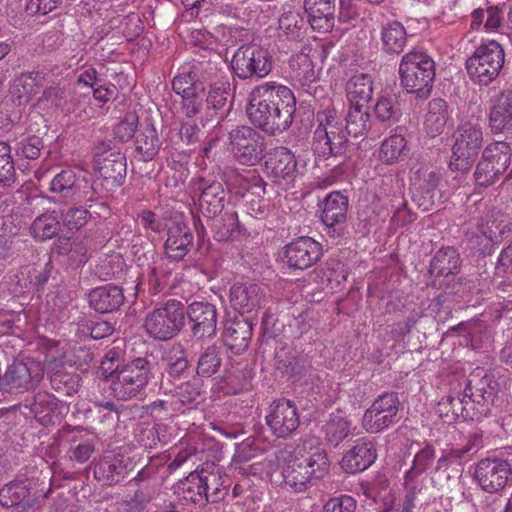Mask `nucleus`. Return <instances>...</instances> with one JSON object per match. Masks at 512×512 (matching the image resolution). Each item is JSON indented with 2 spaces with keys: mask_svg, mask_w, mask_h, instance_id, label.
<instances>
[{
  "mask_svg": "<svg viewBox=\"0 0 512 512\" xmlns=\"http://www.w3.org/2000/svg\"><path fill=\"white\" fill-rule=\"evenodd\" d=\"M16 180L15 163L11 156V147L0 141V186L9 187Z\"/></svg>",
  "mask_w": 512,
  "mask_h": 512,
  "instance_id": "052dcab7",
  "label": "nucleus"
},
{
  "mask_svg": "<svg viewBox=\"0 0 512 512\" xmlns=\"http://www.w3.org/2000/svg\"><path fill=\"white\" fill-rule=\"evenodd\" d=\"M184 321L188 319L191 336L197 340H212L217 335L218 309L205 300L183 304Z\"/></svg>",
  "mask_w": 512,
  "mask_h": 512,
  "instance_id": "4468645a",
  "label": "nucleus"
},
{
  "mask_svg": "<svg viewBox=\"0 0 512 512\" xmlns=\"http://www.w3.org/2000/svg\"><path fill=\"white\" fill-rule=\"evenodd\" d=\"M324 275L326 277L327 287L331 290H335L347 280L348 271L342 262L336 259H330L326 262Z\"/></svg>",
  "mask_w": 512,
  "mask_h": 512,
  "instance_id": "e2e57ef3",
  "label": "nucleus"
},
{
  "mask_svg": "<svg viewBox=\"0 0 512 512\" xmlns=\"http://www.w3.org/2000/svg\"><path fill=\"white\" fill-rule=\"evenodd\" d=\"M77 181L73 170H62L50 182V191L59 194L64 199L74 198L80 190Z\"/></svg>",
  "mask_w": 512,
  "mask_h": 512,
  "instance_id": "4d7b16f0",
  "label": "nucleus"
},
{
  "mask_svg": "<svg viewBox=\"0 0 512 512\" xmlns=\"http://www.w3.org/2000/svg\"><path fill=\"white\" fill-rule=\"evenodd\" d=\"M323 430L326 440L336 447L352 434V422L341 412L331 413Z\"/></svg>",
  "mask_w": 512,
  "mask_h": 512,
  "instance_id": "8fccbe9b",
  "label": "nucleus"
},
{
  "mask_svg": "<svg viewBox=\"0 0 512 512\" xmlns=\"http://www.w3.org/2000/svg\"><path fill=\"white\" fill-rule=\"evenodd\" d=\"M165 363L163 376L172 380L187 378L189 375L190 362L186 350L181 346H173L163 357Z\"/></svg>",
  "mask_w": 512,
  "mask_h": 512,
  "instance_id": "49530a36",
  "label": "nucleus"
},
{
  "mask_svg": "<svg viewBox=\"0 0 512 512\" xmlns=\"http://www.w3.org/2000/svg\"><path fill=\"white\" fill-rule=\"evenodd\" d=\"M273 60L267 49L256 44H244L231 60L233 73L242 80L266 77L272 70Z\"/></svg>",
  "mask_w": 512,
  "mask_h": 512,
  "instance_id": "9d476101",
  "label": "nucleus"
},
{
  "mask_svg": "<svg viewBox=\"0 0 512 512\" xmlns=\"http://www.w3.org/2000/svg\"><path fill=\"white\" fill-rule=\"evenodd\" d=\"M246 112L254 127L275 136L291 127L296 98L287 86L266 82L252 90Z\"/></svg>",
  "mask_w": 512,
  "mask_h": 512,
  "instance_id": "f257e3e1",
  "label": "nucleus"
},
{
  "mask_svg": "<svg viewBox=\"0 0 512 512\" xmlns=\"http://www.w3.org/2000/svg\"><path fill=\"white\" fill-rule=\"evenodd\" d=\"M172 88L175 93L182 97V109L186 117H195L202 111L205 93L203 87L193 86L191 83L174 78Z\"/></svg>",
  "mask_w": 512,
  "mask_h": 512,
  "instance_id": "79ce46f5",
  "label": "nucleus"
},
{
  "mask_svg": "<svg viewBox=\"0 0 512 512\" xmlns=\"http://www.w3.org/2000/svg\"><path fill=\"white\" fill-rule=\"evenodd\" d=\"M303 8L313 30L327 33L334 28L336 0H304Z\"/></svg>",
  "mask_w": 512,
  "mask_h": 512,
  "instance_id": "bb28decb",
  "label": "nucleus"
},
{
  "mask_svg": "<svg viewBox=\"0 0 512 512\" xmlns=\"http://www.w3.org/2000/svg\"><path fill=\"white\" fill-rule=\"evenodd\" d=\"M461 266L460 255L453 247H442L433 256L430 266L429 274L431 276H450L457 273Z\"/></svg>",
  "mask_w": 512,
  "mask_h": 512,
  "instance_id": "a18cd8bd",
  "label": "nucleus"
},
{
  "mask_svg": "<svg viewBox=\"0 0 512 512\" xmlns=\"http://www.w3.org/2000/svg\"><path fill=\"white\" fill-rule=\"evenodd\" d=\"M252 334V320L245 317H235L225 324L222 338L227 349L234 354H241L248 349Z\"/></svg>",
  "mask_w": 512,
  "mask_h": 512,
  "instance_id": "c85d7f7f",
  "label": "nucleus"
},
{
  "mask_svg": "<svg viewBox=\"0 0 512 512\" xmlns=\"http://www.w3.org/2000/svg\"><path fill=\"white\" fill-rule=\"evenodd\" d=\"M228 147L237 163L252 167L264 158L266 141L256 127L237 125L228 131Z\"/></svg>",
  "mask_w": 512,
  "mask_h": 512,
  "instance_id": "0eeeda50",
  "label": "nucleus"
},
{
  "mask_svg": "<svg viewBox=\"0 0 512 512\" xmlns=\"http://www.w3.org/2000/svg\"><path fill=\"white\" fill-rule=\"evenodd\" d=\"M212 230L214 239L219 242L234 240L243 232L236 212H226L214 222Z\"/></svg>",
  "mask_w": 512,
  "mask_h": 512,
  "instance_id": "5fc2aeb1",
  "label": "nucleus"
},
{
  "mask_svg": "<svg viewBox=\"0 0 512 512\" xmlns=\"http://www.w3.org/2000/svg\"><path fill=\"white\" fill-rule=\"evenodd\" d=\"M194 246L192 229L181 218H175L167 231L165 253L174 261L183 260Z\"/></svg>",
  "mask_w": 512,
  "mask_h": 512,
  "instance_id": "4be33fe9",
  "label": "nucleus"
},
{
  "mask_svg": "<svg viewBox=\"0 0 512 512\" xmlns=\"http://www.w3.org/2000/svg\"><path fill=\"white\" fill-rule=\"evenodd\" d=\"M400 407L398 394L385 392L379 395L365 411L362 418L363 429L371 434L379 433L396 421Z\"/></svg>",
  "mask_w": 512,
  "mask_h": 512,
  "instance_id": "f3484780",
  "label": "nucleus"
},
{
  "mask_svg": "<svg viewBox=\"0 0 512 512\" xmlns=\"http://www.w3.org/2000/svg\"><path fill=\"white\" fill-rule=\"evenodd\" d=\"M202 484L206 503H218L222 501L228 494V487L224 485L221 474L217 471H208L201 469Z\"/></svg>",
  "mask_w": 512,
  "mask_h": 512,
  "instance_id": "864d4df0",
  "label": "nucleus"
},
{
  "mask_svg": "<svg viewBox=\"0 0 512 512\" xmlns=\"http://www.w3.org/2000/svg\"><path fill=\"white\" fill-rule=\"evenodd\" d=\"M178 494L186 501H190L200 506H205L206 500L203 490L201 470L191 472L184 480L178 484Z\"/></svg>",
  "mask_w": 512,
  "mask_h": 512,
  "instance_id": "603ef678",
  "label": "nucleus"
},
{
  "mask_svg": "<svg viewBox=\"0 0 512 512\" xmlns=\"http://www.w3.org/2000/svg\"><path fill=\"white\" fill-rule=\"evenodd\" d=\"M143 327L148 336L156 341H169L184 328L183 302L168 299L158 303L144 319Z\"/></svg>",
  "mask_w": 512,
  "mask_h": 512,
  "instance_id": "20e7f679",
  "label": "nucleus"
},
{
  "mask_svg": "<svg viewBox=\"0 0 512 512\" xmlns=\"http://www.w3.org/2000/svg\"><path fill=\"white\" fill-rule=\"evenodd\" d=\"M134 145L135 158L144 162L155 159L162 146V141L153 124L147 122L141 125L135 136Z\"/></svg>",
  "mask_w": 512,
  "mask_h": 512,
  "instance_id": "58836bf2",
  "label": "nucleus"
},
{
  "mask_svg": "<svg viewBox=\"0 0 512 512\" xmlns=\"http://www.w3.org/2000/svg\"><path fill=\"white\" fill-rule=\"evenodd\" d=\"M465 406L462 405L461 397L459 395H447L443 397L437 404V413L440 418L446 423H453L459 418H462Z\"/></svg>",
  "mask_w": 512,
  "mask_h": 512,
  "instance_id": "bf43d9fd",
  "label": "nucleus"
},
{
  "mask_svg": "<svg viewBox=\"0 0 512 512\" xmlns=\"http://www.w3.org/2000/svg\"><path fill=\"white\" fill-rule=\"evenodd\" d=\"M195 61L188 72L182 73L175 78L183 82L191 83L193 86L203 87L206 90L208 86L217 83L225 78L221 69V62L217 57Z\"/></svg>",
  "mask_w": 512,
  "mask_h": 512,
  "instance_id": "b1692460",
  "label": "nucleus"
},
{
  "mask_svg": "<svg viewBox=\"0 0 512 512\" xmlns=\"http://www.w3.org/2000/svg\"><path fill=\"white\" fill-rule=\"evenodd\" d=\"M87 296L90 307L103 314L118 311L125 300L123 289L114 284L96 287Z\"/></svg>",
  "mask_w": 512,
  "mask_h": 512,
  "instance_id": "f704fd0d",
  "label": "nucleus"
},
{
  "mask_svg": "<svg viewBox=\"0 0 512 512\" xmlns=\"http://www.w3.org/2000/svg\"><path fill=\"white\" fill-rule=\"evenodd\" d=\"M346 134L354 138H369L376 140L382 135V129L378 123H374L367 110L361 105H351L345 117Z\"/></svg>",
  "mask_w": 512,
  "mask_h": 512,
  "instance_id": "cd10ccee",
  "label": "nucleus"
},
{
  "mask_svg": "<svg viewBox=\"0 0 512 512\" xmlns=\"http://www.w3.org/2000/svg\"><path fill=\"white\" fill-rule=\"evenodd\" d=\"M264 295V290L256 283H235L230 288V305L242 315L250 313L261 306Z\"/></svg>",
  "mask_w": 512,
  "mask_h": 512,
  "instance_id": "c756f323",
  "label": "nucleus"
},
{
  "mask_svg": "<svg viewBox=\"0 0 512 512\" xmlns=\"http://www.w3.org/2000/svg\"><path fill=\"white\" fill-rule=\"evenodd\" d=\"M436 458L435 447L426 443L414 456L411 467L404 474V485H409L413 490H422V475L429 470Z\"/></svg>",
  "mask_w": 512,
  "mask_h": 512,
  "instance_id": "c9c22d12",
  "label": "nucleus"
},
{
  "mask_svg": "<svg viewBox=\"0 0 512 512\" xmlns=\"http://www.w3.org/2000/svg\"><path fill=\"white\" fill-rule=\"evenodd\" d=\"M401 86L419 98H427L436 75L435 62L422 50L413 49L402 56L399 64Z\"/></svg>",
  "mask_w": 512,
  "mask_h": 512,
  "instance_id": "7ed1b4c3",
  "label": "nucleus"
},
{
  "mask_svg": "<svg viewBox=\"0 0 512 512\" xmlns=\"http://www.w3.org/2000/svg\"><path fill=\"white\" fill-rule=\"evenodd\" d=\"M199 389L195 384L189 381L182 383L174 395L173 401L170 403L173 410H180L184 405L193 404L199 397Z\"/></svg>",
  "mask_w": 512,
  "mask_h": 512,
  "instance_id": "69168bd1",
  "label": "nucleus"
},
{
  "mask_svg": "<svg viewBox=\"0 0 512 512\" xmlns=\"http://www.w3.org/2000/svg\"><path fill=\"white\" fill-rule=\"evenodd\" d=\"M62 223L67 230L75 232L84 227L88 221V213L84 207H69L61 214Z\"/></svg>",
  "mask_w": 512,
  "mask_h": 512,
  "instance_id": "0e129e2a",
  "label": "nucleus"
},
{
  "mask_svg": "<svg viewBox=\"0 0 512 512\" xmlns=\"http://www.w3.org/2000/svg\"><path fill=\"white\" fill-rule=\"evenodd\" d=\"M512 161L511 142L493 141L486 145L474 171V181L478 186L489 187L497 183L508 170Z\"/></svg>",
  "mask_w": 512,
  "mask_h": 512,
  "instance_id": "423d86ee",
  "label": "nucleus"
},
{
  "mask_svg": "<svg viewBox=\"0 0 512 512\" xmlns=\"http://www.w3.org/2000/svg\"><path fill=\"white\" fill-rule=\"evenodd\" d=\"M403 127H396L393 133L385 138L379 148V160L385 165H393L404 160L409 153L408 141Z\"/></svg>",
  "mask_w": 512,
  "mask_h": 512,
  "instance_id": "4c0bfd02",
  "label": "nucleus"
},
{
  "mask_svg": "<svg viewBox=\"0 0 512 512\" xmlns=\"http://www.w3.org/2000/svg\"><path fill=\"white\" fill-rule=\"evenodd\" d=\"M512 231V222L508 215L500 210L492 209L483 218L480 232L494 240L502 242L504 236Z\"/></svg>",
  "mask_w": 512,
  "mask_h": 512,
  "instance_id": "de8ad7c7",
  "label": "nucleus"
},
{
  "mask_svg": "<svg viewBox=\"0 0 512 512\" xmlns=\"http://www.w3.org/2000/svg\"><path fill=\"white\" fill-rule=\"evenodd\" d=\"M274 367L286 376H294L300 373L302 368L300 360L296 356V351L285 346L276 348Z\"/></svg>",
  "mask_w": 512,
  "mask_h": 512,
  "instance_id": "13d9d810",
  "label": "nucleus"
},
{
  "mask_svg": "<svg viewBox=\"0 0 512 512\" xmlns=\"http://www.w3.org/2000/svg\"><path fill=\"white\" fill-rule=\"evenodd\" d=\"M322 256V245L308 236L298 237L284 248L289 267L305 270L312 267Z\"/></svg>",
  "mask_w": 512,
  "mask_h": 512,
  "instance_id": "aec40b11",
  "label": "nucleus"
},
{
  "mask_svg": "<svg viewBox=\"0 0 512 512\" xmlns=\"http://www.w3.org/2000/svg\"><path fill=\"white\" fill-rule=\"evenodd\" d=\"M474 479L486 493H498L512 480V466L504 458H483L476 464Z\"/></svg>",
  "mask_w": 512,
  "mask_h": 512,
  "instance_id": "dca6fc26",
  "label": "nucleus"
},
{
  "mask_svg": "<svg viewBox=\"0 0 512 512\" xmlns=\"http://www.w3.org/2000/svg\"><path fill=\"white\" fill-rule=\"evenodd\" d=\"M381 50L389 55H399L407 44V31L397 20L383 24L380 32Z\"/></svg>",
  "mask_w": 512,
  "mask_h": 512,
  "instance_id": "37998d69",
  "label": "nucleus"
},
{
  "mask_svg": "<svg viewBox=\"0 0 512 512\" xmlns=\"http://www.w3.org/2000/svg\"><path fill=\"white\" fill-rule=\"evenodd\" d=\"M43 147L44 145L42 139L33 135L26 137L18 142L15 150L18 156L29 160H35L40 156Z\"/></svg>",
  "mask_w": 512,
  "mask_h": 512,
  "instance_id": "338daca9",
  "label": "nucleus"
},
{
  "mask_svg": "<svg viewBox=\"0 0 512 512\" xmlns=\"http://www.w3.org/2000/svg\"><path fill=\"white\" fill-rule=\"evenodd\" d=\"M504 61L503 47L492 40L475 49L466 61V69L474 82L486 86L499 76Z\"/></svg>",
  "mask_w": 512,
  "mask_h": 512,
  "instance_id": "6e6552de",
  "label": "nucleus"
},
{
  "mask_svg": "<svg viewBox=\"0 0 512 512\" xmlns=\"http://www.w3.org/2000/svg\"><path fill=\"white\" fill-rule=\"evenodd\" d=\"M348 198L339 191L329 193L323 201L321 219L330 229L332 237L343 234L342 224L346 222Z\"/></svg>",
  "mask_w": 512,
  "mask_h": 512,
  "instance_id": "a878e982",
  "label": "nucleus"
},
{
  "mask_svg": "<svg viewBox=\"0 0 512 512\" xmlns=\"http://www.w3.org/2000/svg\"><path fill=\"white\" fill-rule=\"evenodd\" d=\"M152 376L151 363L143 357L135 358L122 365L116 379L112 380L113 395L120 400H129L138 395L149 383Z\"/></svg>",
  "mask_w": 512,
  "mask_h": 512,
  "instance_id": "1a4fd4ad",
  "label": "nucleus"
},
{
  "mask_svg": "<svg viewBox=\"0 0 512 512\" xmlns=\"http://www.w3.org/2000/svg\"><path fill=\"white\" fill-rule=\"evenodd\" d=\"M374 115L379 127L383 130L398 123L403 115L400 101L396 95L386 94L377 98L374 105Z\"/></svg>",
  "mask_w": 512,
  "mask_h": 512,
  "instance_id": "c03bdc74",
  "label": "nucleus"
},
{
  "mask_svg": "<svg viewBox=\"0 0 512 512\" xmlns=\"http://www.w3.org/2000/svg\"><path fill=\"white\" fill-rule=\"evenodd\" d=\"M45 374L41 362L34 358L15 360L1 374L0 389L7 393L35 389Z\"/></svg>",
  "mask_w": 512,
  "mask_h": 512,
  "instance_id": "9b49d317",
  "label": "nucleus"
},
{
  "mask_svg": "<svg viewBox=\"0 0 512 512\" xmlns=\"http://www.w3.org/2000/svg\"><path fill=\"white\" fill-rule=\"evenodd\" d=\"M453 124L451 110L448 103L441 98L429 101L425 115L424 127L431 137L441 135L448 125Z\"/></svg>",
  "mask_w": 512,
  "mask_h": 512,
  "instance_id": "e433bc0d",
  "label": "nucleus"
},
{
  "mask_svg": "<svg viewBox=\"0 0 512 512\" xmlns=\"http://www.w3.org/2000/svg\"><path fill=\"white\" fill-rule=\"evenodd\" d=\"M265 422L276 438H291L300 426V414L296 403L286 398L272 401Z\"/></svg>",
  "mask_w": 512,
  "mask_h": 512,
  "instance_id": "2eb2a0df",
  "label": "nucleus"
},
{
  "mask_svg": "<svg viewBox=\"0 0 512 512\" xmlns=\"http://www.w3.org/2000/svg\"><path fill=\"white\" fill-rule=\"evenodd\" d=\"M347 94L351 105L368 103L372 99L373 80L368 74L354 75L347 83Z\"/></svg>",
  "mask_w": 512,
  "mask_h": 512,
  "instance_id": "3c124183",
  "label": "nucleus"
},
{
  "mask_svg": "<svg viewBox=\"0 0 512 512\" xmlns=\"http://www.w3.org/2000/svg\"><path fill=\"white\" fill-rule=\"evenodd\" d=\"M265 169L278 183L285 184L292 183L298 173L295 155L285 147H276L268 154Z\"/></svg>",
  "mask_w": 512,
  "mask_h": 512,
  "instance_id": "393cba45",
  "label": "nucleus"
},
{
  "mask_svg": "<svg viewBox=\"0 0 512 512\" xmlns=\"http://www.w3.org/2000/svg\"><path fill=\"white\" fill-rule=\"evenodd\" d=\"M52 251L57 255L71 254V258L74 260L76 266L82 265L88 260L84 247L80 245L74 247L69 237H58L53 245Z\"/></svg>",
  "mask_w": 512,
  "mask_h": 512,
  "instance_id": "680f3d73",
  "label": "nucleus"
},
{
  "mask_svg": "<svg viewBox=\"0 0 512 512\" xmlns=\"http://www.w3.org/2000/svg\"><path fill=\"white\" fill-rule=\"evenodd\" d=\"M95 168L111 189L121 186L126 177V156L111 141H103L95 148Z\"/></svg>",
  "mask_w": 512,
  "mask_h": 512,
  "instance_id": "ddd939ff",
  "label": "nucleus"
},
{
  "mask_svg": "<svg viewBox=\"0 0 512 512\" xmlns=\"http://www.w3.org/2000/svg\"><path fill=\"white\" fill-rule=\"evenodd\" d=\"M221 348L215 344L207 346L200 354L196 373L200 377H210L216 374L222 363Z\"/></svg>",
  "mask_w": 512,
  "mask_h": 512,
  "instance_id": "6e6d98bb",
  "label": "nucleus"
},
{
  "mask_svg": "<svg viewBox=\"0 0 512 512\" xmlns=\"http://www.w3.org/2000/svg\"><path fill=\"white\" fill-rule=\"evenodd\" d=\"M61 229V222L56 211L47 210L37 216L31 226L32 236L40 241L50 240L57 236Z\"/></svg>",
  "mask_w": 512,
  "mask_h": 512,
  "instance_id": "09e8293b",
  "label": "nucleus"
},
{
  "mask_svg": "<svg viewBox=\"0 0 512 512\" xmlns=\"http://www.w3.org/2000/svg\"><path fill=\"white\" fill-rule=\"evenodd\" d=\"M244 188L251 195H255L257 199H250L247 202V212L253 216L254 218L263 217L269 205L267 201L264 199V195L266 194V182L260 177V175L255 170H250L247 173V176L243 178Z\"/></svg>",
  "mask_w": 512,
  "mask_h": 512,
  "instance_id": "ea45409f",
  "label": "nucleus"
},
{
  "mask_svg": "<svg viewBox=\"0 0 512 512\" xmlns=\"http://www.w3.org/2000/svg\"><path fill=\"white\" fill-rule=\"evenodd\" d=\"M132 470L130 457L111 454L99 459L93 466L95 480L106 486H115L124 481Z\"/></svg>",
  "mask_w": 512,
  "mask_h": 512,
  "instance_id": "412c9836",
  "label": "nucleus"
},
{
  "mask_svg": "<svg viewBox=\"0 0 512 512\" xmlns=\"http://www.w3.org/2000/svg\"><path fill=\"white\" fill-rule=\"evenodd\" d=\"M455 143L449 168L454 172L468 173L481 149L484 141L482 126L478 121L462 122L454 134Z\"/></svg>",
  "mask_w": 512,
  "mask_h": 512,
  "instance_id": "39448f33",
  "label": "nucleus"
},
{
  "mask_svg": "<svg viewBox=\"0 0 512 512\" xmlns=\"http://www.w3.org/2000/svg\"><path fill=\"white\" fill-rule=\"evenodd\" d=\"M64 409L62 402L47 391H39L30 406L36 420L43 426L60 423Z\"/></svg>",
  "mask_w": 512,
  "mask_h": 512,
  "instance_id": "2f4dec72",
  "label": "nucleus"
},
{
  "mask_svg": "<svg viewBox=\"0 0 512 512\" xmlns=\"http://www.w3.org/2000/svg\"><path fill=\"white\" fill-rule=\"evenodd\" d=\"M466 396L473 397L476 402V412L472 417H488L491 415L499 392V383L492 373L484 368L474 369L468 376L465 386Z\"/></svg>",
  "mask_w": 512,
  "mask_h": 512,
  "instance_id": "f8f14e48",
  "label": "nucleus"
},
{
  "mask_svg": "<svg viewBox=\"0 0 512 512\" xmlns=\"http://www.w3.org/2000/svg\"><path fill=\"white\" fill-rule=\"evenodd\" d=\"M377 444L368 439H358L343 455L341 467L346 473L356 474L368 469L377 459Z\"/></svg>",
  "mask_w": 512,
  "mask_h": 512,
  "instance_id": "5701e85b",
  "label": "nucleus"
},
{
  "mask_svg": "<svg viewBox=\"0 0 512 512\" xmlns=\"http://www.w3.org/2000/svg\"><path fill=\"white\" fill-rule=\"evenodd\" d=\"M198 211L208 219H214L224 209L228 192L222 180L212 176L202 177L196 183Z\"/></svg>",
  "mask_w": 512,
  "mask_h": 512,
  "instance_id": "a211bd4d",
  "label": "nucleus"
},
{
  "mask_svg": "<svg viewBox=\"0 0 512 512\" xmlns=\"http://www.w3.org/2000/svg\"><path fill=\"white\" fill-rule=\"evenodd\" d=\"M357 508L356 500L347 494L333 496L323 505L321 512H355Z\"/></svg>",
  "mask_w": 512,
  "mask_h": 512,
  "instance_id": "774afa93",
  "label": "nucleus"
},
{
  "mask_svg": "<svg viewBox=\"0 0 512 512\" xmlns=\"http://www.w3.org/2000/svg\"><path fill=\"white\" fill-rule=\"evenodd\" d=\"M35 503L27 480H14L0 489V505L4 508L19 507L21 512H28Z\"/></svg>",
  "mask_w": 512,
  "mask_h": 512,
  "instance_id": "72a5a7b5",
  "label": "nucleus"
},
{
  "mask_svg": "<svg viewBox=\"0 0 512 512\" xmlns=\"http://www.w3.org/2000/svg\"><path fill=\"white\" fill-rule=\"evenodd\" d=\"M488 128L493 135L512 141V89L503 90L489 101Z\"/></svg>",
  "mask_w": 512,
  "mask_h": 512,
  "instance_id": "6ab92c4d",
  "label": "nucleus"
},
{
  "mask_svg": "<svg viewBox=\"0 0 512 512\" xmlns=\"http://www.w3.org/2000/svg\"><path fill=\"white\" fill-rule=\"evenodd\" d=\"M296 453L300 457L295 456L283 467V485L293 492H302L311 479H320L328 472L330 463L326 451L314 436L301 438Z\"/></svg>",
  "mask_w": 512,
  "mask_h": 512,
  "instance_id": "f03ea898",
  "label": "nucleus"
},
{
  "mask_svg": "<svg viewBox=\"0 0 512 512\" xmlns=\"http://www.w3.org/2000/svg\"><path fill=\"white\" fill-rule=\"evenodd\" d=\"M47 375L51 388L62 396H71L80 388V376L69 372L61 359L52 358L47 363Z\"/></svg>",
  "mask_w": 512,
  "mask_h": 512,
  "instance_id": "7c9ffc66",
  "label": "nucleus"
},
{
  "mask_svg": "<svg viewBox=\"0 0 512 512\" xmlns=\"http://www.w3.org/2000/svg\"><path fill=\"white\" fill-rule=\"evenodd\" d=\"M207 88L208 92L205 102L208 113L210 110H213V113L210 114L211 116L219 114L218 124H221L228 116L233 106L234 93L231 89V84L228 78H225Z\"/></svg>",
  "mask_w": 512,
  "mask_h": 512,
  "instance_id": "473e14b6",
  "label": "nucleus"
},
{
  "mask_svg": "<svg viewBox=\"0 0 512 512\" xmlns=\"http://www.w3.org/2000/svg\"><path fill=\"white\" fill-rule=\"evenodd\" d=\"M506 12V4L487 5L475 9L471 13V28L473 30L479 29L483 26L485 32H498L504 22V15Z\"/></svg>",
  "mask_w": 512,
  "mask_h": 512,
  "instance_id": "a19ab883",
  "label": "nucleus"
}]
</instances>
